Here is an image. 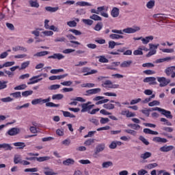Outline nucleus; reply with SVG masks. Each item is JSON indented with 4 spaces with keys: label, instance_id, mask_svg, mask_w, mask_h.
Returning a JSON list of instances; mask_svg holds the SVG:
<instances>
[{
    "label": "nucleus",
    "instance_id": "f257e3e1",
    "mask_svg": "<svg viewBox=\"0 0 175 175\" xmlns=\"http://www.w3.org/2000/svg\"><path fill=\"white\" fill-rule=\"evenodd\" d=\"M141 28L139 26H133V27H128L122 30L121 29H112L111 32L112 34L109 35L110 39L112 40H118V39H124V33L131 34V33H136V32H139Z\"/></svg>",
    "mask_w": 175,
    "mask_h": 175
},
{
    "label": "nucleus",
    "instance_id": "f03ea898",
    "mask_svg": "<svg viewBox=\"0 0 175 175\" xmlns=\"http://www.w3.org/2000/svg\"><path fill=\"white\" fill-rule=\"evenodd\" d=\"M152 110L159 111V113H161L163 116L166 117V118H168L169 120L173 119V116L172 115V112L170 111H167L166 109H163L162 108L156 107L154 108H152Z\"/></svg>",
    "mask_w": 175,
    "mask_h": 175
},
{
    "label": "nucleus",
    "instance_id": "7ed1b4c3",
    "mask_svg": "<svg viewBox=\"0 0 175 175\" xmlns=\"http://www.w3.org/2000/svg\"><path fill=\"white\" fill-rule=\"evenodd\" d=\"M161 130L163 131L161 135L165 136V137H167V139H173V135L167 134V133H172V132H173V128L169 126H163L161 128Z\"/></svg>",
    "mask_w": 175,
    "mask_h": 175
},
{
    "label": "nucleus",
    "instance_id": "20e7f679",
    "mask_svg": "<svg viewBox=\"0 0 175 175\" xmlns=\"http://www.w3.org/2000/svg\"><path fill=\"white\" fill-rule=\"evenodd\" d=\"M103 87L104 88H112V89H117L120 87L118 84H113V82L110 80H106L105 81L103 82L102 83Z\"/></svg>",
    "mask_w": 175,
    "mask_h": 175
},
{
    "label": "nucleus",
    "instance_id": "39448f33",
    "mask_svg": "<svg viewBox=\"0 0 175 175\" xmlns=\"http://www.w3.org/2000/svg\"><path fill=\"white\" fill-rule=\"evenodd\" d=\"M157 80L159 83V87H166L170 83V79H167L165 77H157Z\"/></svg>",
    "mask_w": 175,
    "mask_h": 175
},
{
    "label": "nucleus",
    "instance_id": "423d86ee",
    "mask_svg": "<svg viewBox=\"0 0 175 175\" xmlns=\"http://www.w3.org/2000/svg\"><path fill=\"white\" fill-rule=\"evenodd\" d=\"M51 98L50 97L42 99V98H36L31 100V105H44V103H47V102H50Z\"/></svg>",
    "mask_w": 175,
    "mask_h": 175
},
{
    "label": "nucleus",
    "instance_id": "0eeeda50",
    "mask_svg": "<svg viewBox=\"0 0 175 175\" xmlns=\"http://www.w3.org/2000/svg\"><path fill=\"white\" fill-rule=\"evenodd\" d=\"M94 102H96V105L98 106L99 105H103V103H107L109 99H105L104 96H97L93 98Z\"/></svg>",
    "mask_w": 175,
    "mask_h": 175
},
{
    "label": "nucleus",
    "instance_id": "6e6552de",
    "mask_svg": "<svg viewBox=\"0 0 175 175\" xmlns=\"http://www.w3.org/2000/svg\"><path fill=\"white\" fill-rule=\"evenodd\" d=\"M159 46V44H157V45L154 44H149V47H150V51L149 53L146 55V57H150L151 55H154L157 54V49Z\"/></svg>",
    "mask_w": 175,
    "mask_h": 175
},
{
    "label": "nucleus",
    "instance_id": "1a4fd4ad",
    "mask_svg": "<svg viewBox=\"0 0 175 175\" xmlns=\"http://www.w3.org/2000/svg\"><path fill=\"white\" fill-rule=\"evenodd\" d=\"M82 73H85L83 76H90V75H95L98 73V70H91V68L88 67H84L82 68Z\"/></svg>",
    "mask_w": 175,
    "mask_h": 175
},
{
    "label": "nucleus",
    "instance_id": "9d476101",
    "mask_svg": "<svg viewBox=\"0 0 175 175\" xmlns=\"http://www.w3.org/2000/svg\"><path fill=\"white\" fill-rule=\"evenodd\" d=\"M20 132H21V129L14 127L8 130L7 134L9 135V136H16L18 135Z\"/></svg>",
    "mask_w": 175,
    "mask_h": 175
},
{
    "label": "nucleus",
    "instance_id": "9b49d317",
    "mask_svg": "<svg viewBox=\"0 0 175 175\" xmlns=\"http://www.w3.org/2000/svg\"><path fill=\"white\" fill-rule=\"evenodd\" d=\"M144 83H148L150 85H155L157 84V78L154 77H146L144 79Z\"/></svg>",
    "mask_w": 175,
    "mask_h": 175
},
{
    "label": "nucleus",
    "instance_id": "f8f14e48",
    "mask_svg": "<svg viewBox=\"0 0 175 175\" xmlns=\"http://www.w3.org/2000/svg\"><path fill=\"white\" fill-rule=\"evenodd\" d=\"M48 58L49 59H58L60 61V59H64L65 56L62 53H53L52 55L49 56Z\"/></svg>",
    "mask_w": 175,
    "mask_h": 175
},
{
    "label": "nucleus",
    "instance_id": "ddd939ff",
    "mask_svg": "<svg viewBox=\"0 0 175 175\" xmlns=\"http://www.w3.org/2000/svg\"><path fill=\"white\" fill-rule=\"evenodd\" d=\"M105 148H106V146L105 145V144H98L96 147L94 155H98V154H99V152H102V151H103Z\"/></svg>",
    "mask_w": 175,
    "mask_h": 175
},
{
    "label": "nucleus",
    "instance_id": "4468645a",
    "mask_svg": "<svg viewBox=\"0 0 175 175\" xmlns=\"http://www.w3.org/2000/svg\"><path fill=\"white\" fill-rule=\"evenodd\" d=\"M95 105H88V104L83 103L81 105L82 109L81 110V113H85L87 111H90L92 107H94Z\"/></svg>",
    "mask_w": 175,
    "mask_h": 175
},
{
    "label": "nucleus",
    "instance_id": "2eb2a0df",
    "mask_svg": "<svg viewBox=\"0 0 175 175\" xmlns=\"http://www.w3.org/2000/svg\"><path fill=\"white\" fill-rule=\"evenodd\" d=\"M111 16L113 18L118 17V16H120V8L113 7L111 10Z\"/></svg>",
    "mask_w": 175,
    "mask_h": 175
},
{
    "label": "nucleus",
    "instance_id": "dca6fc26",
    "mask_svg": "<svg viewBox=\"0 0 175 175\" xmlns=\"http://www.w3.org/2000/svg\"><path fill=\"white\" fill-rule=\"evenodd\" d=\"M80 22V19L79 18H75L74 21H70L67 22V25L70 27V28H75V27H77V23Z\"/></svg>",
    "mask_w": 175,
    "mask_h": 175
},
{
    "label": "nucleus",
    "instance_id": "f3484780",
    "mask_svg": "<svg viewBox=\"0 0 175 175\" xmlns=\"http://www.w3.org/2000/svg\"><path fill=\"white\" fill-rule=\"evenodd\" d=\"M174 148V146L170 145H165L159 148L161 152H169V151H172Z\"/></svg>",
    "mask_w": 175,
    "mask_h": 175
},
{
    "label": "nucleus",
    "instance_id": "a211bd4d",
    "mask_svg": "<svg viewBox=\"0 0 175 175\" xmlns=\"http://www.w3.org/2000/svg\"><path fill=\"white\" fill-rule=\"evenodd\" d=\"M120 64L121 62H112L107 67V69H109L110 70H117V66H120Z\"/></svg>",
    "mask_w": 175,
    "mask_h": 175
},
{
    "label": "nucleus",
    "instance_id": "6ab92c4d",
    "mask_svg": "<svg viewBox=\"0 0 175 175\" xmlns=\"http://www.w3.org/2000/svg\"><path fill=\"white\" fill-rule=\"evenodd\" d=\"M100 91H102V89L97 88H94V89H90V90L86 91V94H88V95H95L96 94H99V92H100Z\"/></svg>",
    "mask_w": 175,
    "mask_h": 175
},
{
    "label": "nucleus",
    "instance_id": "aec40b11",
    "mask_svg": "<svg viewBox=\"0 0 175 175\" xmlns=\"http://www.w3.org/2000/svg\"><path fill=\"white\" fill-rule=\"evenodd\" d=\"M44 174L45 175H57V172H54V170L49 167H44Z\"/></svg>",
    "mask_w": 175,
    "mask_h": 175
},
{
    "label": "nucleus",
    "instance_id": "412c9836",
    "mask_svg": "<svg viewBox=\"0 0 175 175\" xmlns=\"http://www.w3.org/2000/svg\"><path fill=\"white\" fill-rule=\"evenodd\" d=\"M42 80H43V78L36 79L32 77L29 79V81L27 82V85H31L32 84H36V83H39V81H42Z\"/></svg>",
    "mask_w": 175,
    "mask_h": 175
},
{
    "label": "nucleus",
    "instance_id": "4be33fe9",
    "mask_svg": "<svg viewBox=\"0 0 175 175\" xmlns=\"http://www.w3.org/2000/svg\"><path fill=\"white\" fill-rule=\"evenodd\" d=\"M152 40H154V36H146L145 38H142V42L143 44H148L149 42H151Z\"/></svg>",
    "mask_w": 175,
    "mask_h": 175
},
{
    "label": "nucleus",
    "instance_id": "5701e85b",
    "mask_svg": "<svg viewBox=\"0 0 175 175\" xmlns=\"http://www.w3.org/2000/svg\"><path fill=\"white\" fill-rule=\"evenodd\" d=\"M152 142H154V143H167V139L161 137H154Z\"/></svg>",
    "mask_w": 175,
    "mask_h": 175
},
{
    "label": "nucleus",
    "instance_id": "b1692460",
    "mask_svg": "<svg viewBox=\"0 0 175 175\" xmlns=\"http://www.w3.org/2000/svg\"><path fill=\"white\" fill-rule=\"evenodd\" d=\"M133 62L132 60H126L122 62L120 64V68H129L131 65H132Z\"/></svg>",
    "mask_w": 175,
    "mask_h": 175
},
{
    "label": "nucleus",
    "instance_id": "393cba45",
    "mask_svg": "<svg viewBox=\"0 0 175 175\" xmlns=\"http://www.w3.org/2000/svg\"><path fill=\"white\" fill-rule=\"evenodd\" d=\"M45 10H46V12H49L50 13H55V12H58V10H59V7L48 6L45 8Z\"/></svg>",
    "mask_w": 175,
    "mask_h": 175
},
{
    "label": "nucleus",
    "instance_id": "a878e982",
    "mask_svg": "<svg viewBox=\"0 0 175 175\" xmlns=\"http://www.w3.org/2000/svg\"><path fill=\"white\" fill-rule=\"evenodd\" d=\"M48 54H50L49 51H44L36 53V54L33 55V57L39 58L40 57H44L45 55H48Z\"/></svg>",
    "mask_w": 175,
    "mask_h": 175
},
{
    "label": "nucleus",
    "instance_id": "bb28decb",
    "mask_svg": "<svg viewBox=\"0 0 175 175\" xmlns=\"http://www.w3.org/2000/svg\"><path fill=\"white\" fill-rule=\"evenodd\" d=\"M13 146L18 147V150H24L26 146L25 143L24 142H15L13 144Z\"/></svg>",
    "mask_w": 175,
    "mask_h": 175
},
{
    "label": "nucleus",
    "instance_id": "cd10ccee",
    "mask_svg": "<svg viewBox=\"0 0 175 175\" xmlns=\"http://www.w3.org/2000/svg\"><path fill=\"white\" fill-rule=\"evenodd\" d=\"M29 3L31 6V8H39V2H38V0H29Z\"/></svg>",
    "mask_w": 175,
    "mask_h": 175
},
{
    "label": "nucleus",
    "instance_id": "c85d7f7f",
    "mask_svg": "<svg viewBox=\"0 0 175 175\" xmlns=\"http://www.w3.org/2000/svg\"><path fill=\"white\" fill-rule=\"evenodd\" d=\"M152 154L150 152H145L144 153L141 154L140 158L142 159H148V158H151Z\"/></svg>",
    "mask_w": 175,
    "mask_h": 175
},
{
    "label": "nucleus",
    "instance_id": "c756f323",
    "mask_svg": "<svg viewBox=\"0 0 175 175\" xmlns=\"http://www.w3.org/2000/svg\"><path fill=\"white\" fill-rule=\"evenodd\" d=\"M98 62H101V64H108L109 60L107 58H106V56L105 55H100L97 57Z\"/></svg>",
    "mask_w": 175,
    "mask_h": 175
},
{
    "label": "nucleus",
    "instance_id": "7c9ffc66",
    "mask_svg": "<svg viewBox=\"0 0 175 175\" xmlns=\"http://www.w3.org/2000/svg\"><path fill=\"white\" fill-rule=\"evenodd\" d=\"M14 162L16 165H17V163H21V162H23V159L21 157V155L15 154L14 158Z\"/></svg>",
    "mask_w": 175,
    "mask_h": 175
},
{
    "label": "nucleus",
    "instance_id": "2f4dec72",
    "mask_svg": "<svg viewBox=\"0 0 175 175\" xmlns=\"http://www.w3.org/2000/svg\"><path fill=\"white\" fill-rule=\"evenodd\" d=\"M113 166V162L108 161L102 163L103 169H109V167Z\"/></svg>",
    "mask_w": 175,
    "mask_h": 175
},
{
    "label": "nucleus",
    "instance_id": "473e14b6",
    "mask_svg": "<svg viewBox=\"0 0 175 175\" xmlns=\"http://www.w3.org/2000/svg\"><path fill=\"white\" fill-rule=\"evenodd\" d=\"M53 100H61V99H64V94H53L52 96Z\"/></svg>",
    "mask_w": 175,
    "mask_h": 175
},
{
    "label": "nucleus",
    "instance_id": "72a5a7b5",
    "mask_svg": "<svg viewBox=\"0 0 175 175\" xmlns=\"http://www.w3.org/2000/svg\"><path fill=\"white\" fill-rule=\"evenodd\" d=\"M62 113H63L64 117H68L69 118H76V116L69 111H62Z\"/></svg>",
    "mask_w": 175,
    "mask_h": 175
},
{
    "label": "nucleus",
    "instance_id": "f704fd0d",
    "mask_svg": "<svg viewBox=\"0 0 175 175\" xmlns=\"http://www.w3.org/2000/svg\"><path fill=\"white\" fill-rule=\"evenodd\" d=\"M75 160L73 159H68L66 161H63V165L65 166H69V165H74Z\"/></svg>",
    "mask_w": 175,
    "mask_h": 175
},
{
    "label": "nucleus",
    "instance_id": "c9c22d12",
    "mask_svg": "<svg viewBox=\"0 0 175 175\" xmlns=\"http://www.w3.org/2000/svg\"><path fill=\"white\" fill-rule=\"evenodd\" d=\"M154 6H155V0H150L146 3V8L148 9H153Z\"/></svg>",
    "mask_w": 175,
    "mask_h": 175
},
{
    "label": "nucleus",
    "instance_id": "e433bc0d",
    "mask_svg": "<svg viewBox=\"0 0 175 175\" xmlns=\"http://www.w3.org/2000/svg\"><path fill=\"white\" fill-rule=\"evenodd\" d=\"M103 107L104 109H107V110H113L115 108L114 104H111V103H107V104H104L103 105Z\"/></svg>",
    "mask_w": 175,
    "mask_h": 175
},
{
    "label": "nucleus",
    "instance_id": "4c0bfd02",
    "mask_svg": "<svg viewBox=\"0 0 175 175\" xmlns=\"http://www.w3.org/2000/svg\"><path fill=\"white\" fill-rule=\"evenodd\" d=\"M90 18H91V20H94V21H102V17L98 15V14H92V16H90Z\"/></svg>",
    "mask_w": 175,
    "mask_h": 175
},
{
    "label": "nucleus",
    "instance_id": "58836bf2",
    "mask_svg": "<svg viewBox=\"0 0 175 175\" xmlns=\"http://www.w3.org/2000/svg\"><path fill=\"white\" fill-rule=\"evenodd\" d=\"M77 6H92V4L87 1H78L76 3Z\"/></svg>",
    "mask_w": 175,
    "mask_h": 175
},
{
    "label": "nucleus",
    "instance_id": "ea45409f",
    "mask_svg": "<svg viewBox=\"0 0 175 175\" xmlns=\"http://www.w3.org/2000/svg\"><path fill=\"white\" fill-rule=\"evenodd\" d=\"M144 132L147 135H159L158 131H154L150 129H144Z\"/></svg>",
    "mask_w": 175,
    "mask_h": 175
},
{
    "label": "nucleus",
    "instance_id": "a19ab883",
    "mask_svg": "<svg viewBox=\"0 0 175 175\" xmlns=\"http://www.w3.org/2000/svg\"><path fill=\"white\" fill-rule=\"evenodd\" d=\"M103 10H105V12H107V10H109V7L103 5V6L97 8V12L98 14H100L101 13H103Z\"/></svg>",
    "mask_w": 175,
    "mask_h": 175
},
{
    "label": "nucleus",
    "instance_id": "79ce46f5",
    "mask_svg": "<svg viewBox=\"0 0 175 175\" xmlns=\"http://www.w3.org/2000/svg\"><path fill=\"white\" fill-rule=\"evenodd\" d=\"M61 88V85L58 84H55V85H51L48 88V90L50 91H55V90H59Z\"/></svg>",
    "mask_w": 175,
    "mask_h": 175
},
{
    "label": "nucleus",
    "instance_id": "37998d69",
    "mask_svg": "<svg viewBox=\"0 0 175 175\" xmlns=\"http://www.w3.org/2000/svg\"><path fill=\"white\" fill-rule=\"evenodd\" d=\"M27 85L26 84H21L19 85L15 88H14V90H15V91H21L23 90H25V88H27Z\"/></svg>",
    "mask_w": 175,
    "mask_h": 175
},
{
    "label": "nucleus",
    "instance_id": "c03bdc74",
    "mask_svg": "<svg viewBox=\"0 0 175 175\" xmlns=\"http://www.w3.org/2000/svg\"><path fill=\"white\" fill-rule=\"evenodd\" d=\"M36 159L38 162H44V161H49L50 159V157H36Z\"/></svg>",
    "mask_w": 175,
    "mask_h": 175
},
{
    "label": "nucleus",
    "instance_id": "a18cd8bd",
    "mask_svg": "<svg viewBox=\"0 0 175 175\" xmlns=\"http://www.w3.org/2000/svg\"><path fill=\"white\" fill-rule=\"evenodd\" d=\"M10 96H13L15 99H18L21 98V92H16L14 93H11Z\"/></svg>",
    "mask_w": 175,
    "mask_h": 175
},
{
    "label": "nucleus",
    "instance_id": "49530a36",
    "mask_svg": "<svg viewBox=\"0 0 175 175\" xmlns=\"http://www.w3.org/2000/svg\"><path fill=\"white\" fill-rule=\"evenodd\" d=\"M29 64H30L29 61H26V62L22 63L21 66L20 70H23L24 69H27V68H28V66H29Z\"/></svg>",
    "mask_w": 175,
    "mask_h": 175
},
{
    "label": "nucleus",
    "instance_id": "de8ad7c7",
    "mask_svg": "<svg viewBox=\"0 0 175 175\" xmlns=\"http://www.w3.org/2000/svg\"><path fill=\"white\" fill-rule=\"evenodd\" d=\"M42 33L44 36H53V35H54V32L51 30H45L42 31Z\"/></svg>",
    "mask_w": 175,
    "mask_h": 175
},
{
    "label": "nucleus",
    "instance_id": "09e8293b",
    "mask_svg": "<svg viewBox=\"0 0 175 175\" xmlns=\"http://www.w3.org/2000/svg\"><path fill=\"white\" fill-rule=\"evenodd\" d=\"M161 122H164V125H167V126H172V122H170L167 119L165 118H161L160 119Z\"/></svg>",
    "mask_w": 175,
    "mask_h": 175
},
{
    "label": "nucleus",
    "instance_id": "8fccbe9b",
    "mask_svg": "<svg viewBox=\"0 0 175 175\" xmlns=\"http://www.w3.org/2000/svg\"><path fill=\"white\" fill-rule=\"evenodd\" d=\"M24 172H25V173H36V172H38V167L26 168L25 169Z\"/></svg>",
    "mask_w": 175,
    "mask_h": 175
},
{
    "label": "nucleus",
    "instance_id": "3c124183",
    "mask_svg": "<svg viewBox=\"0 0 175 175\" xmlns=\"http://www.w3.org/2000/svg\"><path fill=\"white\" fill-rule=\"evenodd\" d=\"M82 23H83V24H85V25H92V24H94V21L91 20V19H82Z\"/></svg>",
    "mask_w": 175,
    "mask_h": 175
},
{
    "label": "nucleus",
    "instance_id": "603ef678",
    "mask_svg": "<svg viewBox=\"0 0 175 175\" xmlns=\"http://www.w3.org/2000/svg\"><path fill=\"white\" fill-rule=\"evenodd\" d=\"M174 70H173V67L170 66V67H167L165 70V75H167V76H170V75H172V73H173Z\"/></svg>",
    "mask_w": 175,
    "mask_h": 175
},
{
    "label": "nucleus",
    "instance_id": "864d4df0",
    "mask_svg": "<svg viewBox=\"0 0 175 175\" xmlns=\"http://www.w3.org/2000/svg\"><path fill=\"white\" fill-rule=\"evenodd\" d=\"M134 55H143V49L140 48V46L135 51H133Z\"/></svg>",
    "mask_w": 175,
    "mask_h": 175
},
{
    "label": "nucleus",
    "instance_id": "5fc2aeb1",
    "mask_svg": "<svg viewBox=\"0 0 175 175\" xmlns=\"http://www.w3.org/2000/svg\"><path fill=\"white\" fill-rule=\"evenodd\" d=\"M8 81H0V90H5V88H8Z\"/></svg>",
    "mask_w": 175,
    "mask_h": 175
},
{
    "label": "nucleus",
    "instance_id": "6e6d98bb",
    "mask_svg": "<svg viewBox=\"0 0 175 175\" xmlns=\"http://www.w3.org/2000/svg\"><path fill=\"white\" fill-rule=\"evenodd\" d=\"M3 150H5V151H9L13 149V147H12L10 146V144H6V143H3Z\"/></svg>",
    "mask_w": 175,
    "mask_h": 175
},
{
    "label": "nucleus",
    "instance_id": "4d7b16f0",
    "mask_svg": "<svg viewBox=\"0 0 175 175\" xmlns=\"http://www.w3.org/2000/svg\"><path fill=\"white\" fill-rule=\"evenodd\" d=\"M1 102H3V103H8L9 102H13V100H14V99H13L10 96H8V97L1 98Z\"/></svg>",
    "mask_w": 175,
    "mask_h": 175
},
{
    "label": "nucleus",
    "instance_id": "13d9d810",
    "mask_svg": "<svg viewBox=\"0 0 175 175\" xmlns=\"http://www.w3.org/2000/svg\"><path fill=\"white\" fill-rule=\"evenodd\" d=\"M45 103L46 107H59V104H55L54 103H50V101Z\"/></svg>",
    "mask_w": 175,
    "mask_h": 175
},
{
    "label": "nucleus",
    "instance_id": "bf43d9fd",
    "mask_svg": "<svg viewBox=\"0 0 175 175\" xmlns=\"http://www.w3.org/2000/svg\"><path fill=\"white\" fill-rule=\"evenodd\" d=\"M32 94H33V91L27 90V91L22 92V96L27 98V96H29V95H32Z\"/></svg>",
    "mask_w": 175,
    "mask_h": 175
},
{
    "label": "nucleus",
    "instance_id": "052dcab7",
    "mask_svg": "<svg viewBox=\"0 0 175 175\" xmlns=\"http://www.w3.org/2000/svg\"><path fill=\"white\" fill-rule=\"evenodd\" d=\"M129 128H132V129H135V131H139L140 129V125L136 124H128Z\"/></svg>",
    "mask_w": 175,
    "mask_h": 175
},
{
    "label": "nucleus",
    "instance_id": "680f3d73",
    "mask_svg": "<svg viewBox=\"0 0 175 175\" xmlns=\"http://www.w3.org/2000/svg\"><path fill=\"white\" fill-rule=\"evenodd\" d=\"M124 132H126V133H129V135H132V136H136V135H137V132L132 129H126L124 130Z\"/></svg>",
    "mask_w": 175,
    "mask_h": 175
},
{
    "label": "nucleus",
    "instance_id": "e2e57ef3",
    "mask_svg": "<svg viewBox=\"0 0 175 175\" xmlns=\"http://www.w3.org/2000/svg\"><path fill=\"white\" fill-rule=\"evenodd\" d=\"M160 105L161 103L158 100H153L152 102L148 103V106L150 107H152L153 106H159Z\"/></svg>",
    "mask_w": 175,
    "mask_h": 175
},
{
    "label": "nucleus",
    "instance_id": "0e129e2a",
    "mask_svg": "<svg viewBox=\"0 0 175 175\" xmlns=\"http://www.w3.org/2000/svg\"><path fill=\"white\" fill-rule=\"evenodd\" d=\"M157 166H158V163H153L148 164L146 165V168L149 169V170H151V169H154V168L157 167Z\"/></svg>",
    "mask_w": 175,
    "mask_h": 175
},
{
    "label": "nucleus",
    "instance_id": "69168bd1",
    "mask_svg": "<svg viewBox=\"0 0 175 175\" xmlns=\"http://www.w3.org/2000/svg\"><path fill=\"white\" fill-rule=\"evenodd\" d=\"M79 163L81 165H90L91 163V161H90L89 159H81L79 161Z\"/></svg>",
    "mask_w": 175,
    "mask_h": 175
},
{
    "label": "nucleus",
    "instance_id": "338daca9",
    "mask_svg": "<svg viewBox=\"0 0 175 175\" xmlns=\"http://www.w3.org/2000/svg\"><path fill=\"white\" fill-rule=\"evenodd\" d=\"M16 62H7L3 64L4 68H10V66H13L15 65Z\"/></svg>",
    "mask_w": 175,
    "mask_h": 175
},
{
    "label": "nucleus",
    "instance_id": "774afa93",
    "mask_svg": "<svg viewBox=\"0 0 175 175\" xmlns=\"http://www.w3.org/2000/svg\"><path fill=\"white\" fill-rule=\"evenodd\" d=\"M51 31H53V32H59V28L58 27L55 26L54 25H52L50 26L49 29Z\"/></svg>",
    "mask_w": 175,
    "mask_h": 175
}]
</instances>
